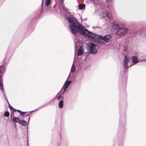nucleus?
<instances>
[{
    "instance_id": "nucleus-1",
    "label": "nucleus",
    "mask_w": 146,
    "mask_h": 146,
    "mask_svg": "<svg viewBox=\"0 0 146 146\" xmlns=\"http://www.w3.org/2000/svg\"><path fill=\"white\" fill-rule=\"evenodd\" d=\"M63 11L66 18L70 24V25H69V27L72 34H74L78 33L84 36L91 38L95 42H98L100 38L99 36L91 35L90 34H93L92 33L89 31L87 29H84L79 23L74 20L75 18L72 17L71 15L68 11L64 8L63 9Z\"/></svg>"
},
{
    "instance_id": "nucleus-2",
    "label": "nucleus",
    "mask_w": 146,
    "mask_h": 146,
    "mask_svg": "<svg viewBox=\"0 0 146 146\" xmlns=\"http://www.w3.org/2000/svg\"><path fill=\"white\" fill-rule=\"evenodd\" d=\"M87 45L90 53L95 54L97 52L98 48L95 44L91 42L88 43Z\"/></svg>"
},
{
    "instance_id": "nucleus-3",
    "label": "nucleus",
    "mask_w": 146,
    "mask_h": 146,
    "mask_svg": "<svg viewBox=\"0 0 146 146\" xmlns=\"http://www.w3.org/2000/svg\"><path fill=\"white\" fill-rule=\"evenodd\" d=\"M128 29L126 28L122 27L119 28L116 32V34L118 35L122 36L125 35L127 32Z\"/></svg>"
},
{
    "instance_id": "nucleus-4",
    "label": "nucleus",
    "mask_w": 146,
    "mask_h": 146,
    "mask_svg": "<svg viewBox=\"0 0 146 146\" xmlns=\"http://www.w3.org/2000/svg\"><path fill=\"white\" fill-rule=\"evenodd\" d=\"M111 37V36L109 34L105 35L103 36H99V37L101 39L104 40L105 43L108 42Z\"/></svg>"
},
{
    "instance_id": "nucleus-5",
    "label": "nucleus",
    "mask_w": 146,
    "mask_h": 146,
    "mask_svg": "<svg viewBox=\"0 0 146 146\" xmlns=\"http://www.w3.org/2000/svg\"><path fill=\"white\" fill-rule=\"evenodd\" d=\"M139 60L140 62L146 61V55L142 53H139L137 54Z\"/></svg>"
},
{
    "instance_id": "nucleus-6",
    "label": "nucleus",
    "mask_w": 146,
    "mask_h": 146,
    "mask_svg": "<svg viewBox=\"0 0 146 146\" xmlns=\"http://www.w3.org/2000/svg\"><path fill=\"white\" fill-rule=\"evenodd\" d=\"M123 61V66L124 68L125 69V70L126 69L128 70V65L129 60L127 59V56L125 55L124 56Z\"/></svg>"
},
{
    "instance_id": "nucleus-7",
    "label": "nucleus",
    "mask_w": 146,
    "mask_h": 146,
    "mask_svg": "<svg viewBox=\"0 0 146 146\" xmlns=\"http://www.w3.org/2000/svg\"><path fill=\"white\" fill-rule=\"evenodd\" d=\"M2 75V73L1 72V67H0V89L1 90L2 92H3V95H4V96L5 98L7 100V98H6V97H5L4 91L3 89V83L2 82V79H1V77Z\"/></svg>"
},
{
    "instance_id": "nucleus-8",
    "label": "nucleus",
    "mask_w": 146,
    "mask_h": 146,
    "mask_svg": "<svg viewBox=\"0 0 146 146\" xmlns=\"http://www.w3.org/2000/svg\"><path fill=\"white\" fill-rule=\"evenodd\" d=\"M138 60L139 59L137 55L133 56L132 57V60L131 61V63H133V64L131 65V66H133L134 64L139 62Z\"/></svg>"
},
{
    "instance_id": "nucleus-9",
    "label": "nucleus",
    "mask_w": 146,
    "mask_h": 146,
    "mask_svg": "<svg viewBox=\"0 0 146 146\" xmlns=\"http://www.w3.org/2000/svg\"><path fill=\"white\" fill-rule=\"evenodd\" d=\"M84 52V49L82 46H80L78 51L77 54L78 56H80Z\"/></svg>"
},
{
    "instance_id": "nucleus-10",
    "label": "nucleus",
    "mask_w": 146,
    "mask_h": 146,
    "mask_svg": "<svg viewBox=\"0 0 146 146\" xmlns=\"http://www.w3.org/2000/svg\"><path fill=\"white\" fill-rule=\"evenodd\" d=\"M112 26L113 29L116 30H118L120 28L119 26L114 22L112 23Z\"/></svg>"
},
{
    "instance_id": "nucleus-11",
    "label": "nucleus",
    "mask_w": 146,
    "mask_h": 146,
    "mask_svg": "<svg viewBox=\"0 0 146 146\" xmlns=\"http://www.w3.org/2000/svg\"><path fill=\"white\" fill-rule=\"evenodd\" d=\"M20 120L18 117H14L12 119V121L15 123H19Z\"/></svg>"
},
{
    "instance_id": "nucleus-12",
    "label": "nucleus",
    "mask_w": 146,
    "mask_h": 146,
    "mask_svg": "<svg viewBox=\"0 0 146 146\" xmlns=\"http://www.w3.org/2000/svg\"><path fill=\"white\" fill-rule=\"evenodd\" d=\"M63 101L62 100H60L58 103L59 107L60 108H62L63 106Z\"/></svg>"
},
{
    "instance_id": "nucleus-13",
    "label": "nucleus",
    "mask_w": 146,
    "mask_h": 146,
    "mask_svg": "<svg viewBox=\"0 0 146 146\" xmlns=\"http://www.w3.org/2000/svg\"><path fill=\"white\" fill-rule=\"evenodd\" d=\"M72 82V81L71 80L67 81L66 80L65 82V83L64 84V86L68 87V86H69V84L71 83Z\"/></svg>"
},
{
    "instance_id": "nucleus-14",
    "label": "nucleus",
    "mask_w": 146,
    "mask_h": 146,
    "mask_svg": "<svg viewBox=\"0 0 146 146\" xmlns=\"http://www.w3.org/2000/svg\"><path fill=\"white\" fill-rule=\"evenodd\" d=\"M19 123L23 126H25L27 124V122L26 121L24 120H20Z\"/></svg>"
},
{
    "instance_id": "nucleus-15",
    "label": "nucleus",
    "mask_w": 146,
    "mask_h": 146,
    "mask_svg": "<svg viewBox=\"0 0 146 146\" xmlns=\"http://www.w3.org/2000/svg\"><path fill=\"white\" fill-rule=\"evenodd\" d=\"M75 71L76 67L75 66L73 65V64L71 69V72L72 73H74Z\"/></svg>"
},
{
    "instance_id": "nucleus-16",
    "label": "nucleus",
    "mask_w": 146,
    "mask_h": 146,
    "mask_svg": "<svg viewBox=\"0 0 146 146\" xmlns=\"http://www.w3.org/2000/svg\"><path fill=\"white\" fill-rule=\"evenodd\" d=\"M22 117H24L25 119L26 120L28 119V121H29L30 119V117L28 114L25 115L23 116Z\"/></svg>"
},
{
    "instance_id": "nucleus-17",
    "label": "nucleus",
    "mask_w": 146,
    "mask_h": 146,
    "mask_svg": "<svg viewBox=\"0 0 146 146\" xmlns=\"http://www.w3.org/2000/svg\"><path fill=\"white\" fill-rule=\"evenodd\" d=\"M51 3V0H46L45 5L48 7L50 5Z\"/></svg>"
},
{
    "instance_id": "nucleus-18",
    "label": "nucleus",
    "mask_w": 146,
    "mask_h": 146,
    "mask_svg": "<svg viewBox=\"0 0 146 146\" xmlns=\"http://www.w3.org/2000/svg\"><path fill=\"white\" fill-rule=\"evenodd\" d=\"M98 42L99 43L101 44H104L106 43L104 41V40L101 39L100 38L99 39Z\"/></svg>"
},
{
    "instance_id": "nucleus-19",
    "label": "nucleus",
    "mask_w": 146,
    "mask_h": 146,
    "mask_svg": "<svg viewBox=\"0 0 146 146\" xmlns=\"http://www.w3.org/2000/svg\"><path fill=\"white\" fill-rule=\"evenodd\" d=\"M85 7V5L84 4H80L78 6L79 9L80 10H82Z\"/></svg>"
},
{
    "instance_id": "nucleus-20",
    "label": "nucleus",
    "mask_w": 146,
    "mask_h": 146,
    "mask_svg": "<svg viewBox=\"0 0 146 146\" xmlns=\"http://www.w3.org/2000/svg\"><path fill=\"white\" fill-rule=\"evenodd\" d=\"M51 7H50V9H51L52 10V11H51V12H52V13H53L55 10V5H54L53 6L52 9H51Z\"/></svg>"
},
{
    "instance_id": "nucleus-21",
    "label": "nucleus",
    "mask_w": 146,
    "mask_h": 146,
    "mask_svg": "<svg viewBox=\"0 0 146 146\" xmlns=\"http://www.w3.org/2000/svg\"><path fill=\"white\" fill-rule=\"evenodd\" d=\"M9 115V113L8 111H6L4 113V116L7 117H8Z\"/></svg>"
},
{
    "instance_id": "nucleus-22",
    "label": "nucleus",
    "mask_w": 146,
    "mask_h": 146,
    "mask_svg": "<svg viewBox=\"0 0 146 146\" xmlns=\"http://www.w3.org/2000/svg\"><path fill=\"white\" fill-rule=\"evenodd\" d=\"M6 100L7 101V102L8 104L9 105V109H10V110H12V111H14L15 109L12 106L10 105H9V103L8 101L7 100V99Z\"/></svg>"
},
{
    "instance_id": "nucleus-23",
    "label": "nucleus",
    "mask_w": 146,
    "mask_h": 146,
    "mask_svg": "<svg viewBox=\"0 0 146 146\" xmlns=\"http://www.w3.org/2000/svg\"><path fill=\"white\" fill-rule=\"evenodd\" d=\"M62 97V95H60L58 96H56L55 97V98L57 100H59Z\"/></svg>"
},
{
    "instance_id": "nucleus-24",
    "label": "nucleus",
    "mask_w": 146,
    "mask_h": 146,
    "mask_svg": "<svg viewBox=\"0 0 146 146\" xmlns=\"http://www.w3.org/2000/svg\"><path fill=\"white\" fill-rule=\"evenodd\" d=\"M106 16L109 18H110V13H106Z\"/></svg>"
},
{
    "instance_id": "nucleus-25",
    "label": "nucleus",
    "mask_w": 146,
    "mask_h": 146,
    "mask_svg": "<svg viewBox=\"0 0 146 146\" xmlns=\"http://www.w3.org/2000/svg\"><path fill=\"white\" fill-rule=\"evenodd\" d=\"M26 112H22L21 111V113H20V114L21 115H24L25 114V113Z\"/></svg>"
},
{
    "instance_id": "nucleus-26",
    "label": "nucleus",
    "mask_w": 146,
    "mask_h": 146,
    "mask_svg": "<svg viewBox=\"0 0 146 146\" xmlns=\"http://www.w3.org/2000/svg\"><path fill=\"white\" fill-rule=\"evenodd\" d=\"M68 87H66V86H64V92H65L66 90V89Z\"/></svg>"
},
{
    "instance_id": "nucleus-27",
    "label": "nucleus",
    "mask_w": 146,
    "mask_h": 146,
    "mask_svg": "<svg viewBox=\"0 0 146 146\" xmlns=\"http://www.w3.org/2000/svg\"><path fill=\"white\" fill-rule=\"evenodd\" d=\"M14 111H18L19 113H21V111L20 110H16V109H15Z\"/></svg>"
},
{
    "instance_id": "nucleus-28",
    "label": "nucleus",
    "mask_w": 146,
    "mask_h": 146,
    "mask_svg": "<svg viewBox=\"0 0 146 146\" xmlns=\"http://www.w3.org/2000/svg\"><path fill=\"white\" fill-rule=\"evenodd\" d=\"M61 3H63L64 2V0H60Z\"/></svg>"
},
{
    "instance_id": "nucleus-29",
    "label": "nucleus",
    "mask_w": 146,
    "mask_h": 146,
    "mask_svg": "<svg viewBox=\"0 0 146 146\" xmlns=\"http://www.w3.org/2000/svg\"><path fill=\"white\" fill-rule=\"evenodd\" d=\"M44 106H42V107H39V108H38L37 109H40L42 107H43Z\"/></svg>"
},
{
    "instance_id": "nucleus-30",
    "label": "nucleus",
    "mask_w": 146,
    "mask_h": 146,
    "mask_svg": "<svg viewBox=\"0 0 146 146\" xmlns=\"http://www.w3.org/2000/svg\"><path fill=\"white\" fill-rule=\"evenodd\" d=\"M37 109H36V110H35L34 111H33V112H34Z\"/></svg>"
},
{
    "instance_id": "nucleus-31",
    "label": "nucleus",
    "mask_w": 146,
    "mask_h": 146,
    "mask_svg": "<svg viewBox=\"0 0 146 146\" xmlns=\"http://www.w3.org/2000/svg\"><path fill=\"white\" fill-rule=\"evenodd\" d=\"M4 63H5V64H6V62H5V61H4Z\"/></svg>"
}]
</instances>
